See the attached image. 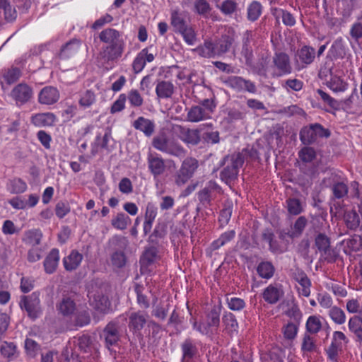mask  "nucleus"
I'll list each match as a JSON object with an SVG mask.
<instances>
[{
  "label": "nucleus",
  "instance_id": "6e6d98bb",
  "mask_svg": "<svg viewBox=\"0 0 362 362\" xmlns=\"http://www.w3.org/2000/svg\"><path fill=\"white\" fill-rule=\"evenodd\" d=\"M297 283L298 284V286H297V291L299 296L309 297L311 293L310 288L312 283L308 276H306L303 279L301 278L297 281Z\"/></svg>",
  "mask_w": 362,
  "mask_h": 362
},
{
  "label": "nucleus",
  "instance_id": "4468645a",
  "mask_svg": "<svg viewBox=\"0 0 362 362\" xmlns=\"http://www.w3.org/2000/svg\"><path fill=\"white\" fill-rule=\"evenodd\" d=\"M155 59V55L149 53L148 48L142 49L134 58L132 67L135 74L141 73L145 68L146 63H151Z\"/></svg>",
  "mask_w": 362,
  "mask_h": 362
},
{
  "label": "nucleus",
  "instance_id": "774afa93",
  "mask_svg": "<svg viewBox=\"0 0 362 362\" xmlns=\"http://www.w3.org/2000/svg\"><path fill=\"white\" fill-rule=\"evenodd\" d=\"M332 192L335 198L341 199L348 193V187L343 182H338L333 185Z\"/></svg>",
  "mask_w": 362,
  "mask_h": 362
},
{
  "label": "nucleus",
  "instance_id": "4be33fe9",
  "mask_svg": "<svg viewBox=\"0 0 362 362\" xmlns=\"http://www.w3.org/2000/svg\"><path fill=\"white\" fill-rule=\"evenodd\" d=\"M180 347L182 351L181 362H192L194 357L198 354V348L192 339H185Z\"/></svg>",
  "mask_w": 362,
  "mask_h": 362
},
{
  "label": "nucleus",
  "instance_id": "a211bd4d",
  "mask_svg": "<svg viewBox=\"0 0 362 362\" xmlns=\"http://www.w3.org/2000/svg\"><path fill=\"white\" fill-rule=\"evenodd\" d=\"M234 42V30H228L227 33L222 34L221 37L214 42L216 54H218V56H221L228 52Z\"/></svg>",
  "mask_w": 362,
  "mask_h": 362
},
{
  "label": "nucleus",
  "instance_id": "e433bc0d",
  "mask_svg": "<svg viewBox=\"0 0 362 362\" xmlns=\"http://www.w3.org/2000/svg\"><path fill=\"white\" fill-rule=\"evenodd\" d=\"M322 327L320 317L317 315H310L308 317L305 322V333L309 334H317Z\"/></svg>",
  "mask_w": 362,
  "mask_h": 362
},
{
  "label": "nucleus",
  "instance_id": "bb28decb",
  "mask_svg": "<svg viewBox=\"0 0 362 362\" xmlns=\"http://www.w3.org/2000/svg\"><path fill=\"white\" fill-rule=\"evenodd\" d=\"M135 129L142 132L146 136H151L155 131V124L149 119L139 117L133 123Z\"/></svg>",
  "mask_w": 362,
  "mask_h": 362
},
{
  "label": "nucleus",
  "instance_id": "13d9d810",
  "mask_svg": "<svg viewBox=\"0 0 362 362\" xmlns=\"http://www.w3.org/2000/svg\"><path fill=\"white\" fill-rule=\"evenodd\" d=\"M130 105L134 107H139L144 103V98L137 89H131L127 96Z\"/></svg>",
  "mask_w": 362,
  "mask_h": 362
},
{
  "label": "nucleus",
  "instance_id": "cd10ccee",
  "mask_svg": "<svg viewBox=\"0 0 362 362\" xmlns=\"http://www.w3.org/2000/svg\"><path fill=\"white\" fill-rule=\"evenodd\" d=\"M222 322L224 326V331L229 336L233 337L238 332V322L235 315L232 313H226L222 317Z\"/></svg>",
  "mask_w": 362,
  "mask_h": 362
},
{
  "label": "nucleus",
  "instance_id": "a19ab883",
  "mask_svg": "<svg viewBox=\"0 0 362 362\" xmlns=\"http://www.w3.org/2000/svg\"><path fill=\"white\" fill-rule=\"evenodd\" d=\"M222 14L232 17L238 10V4L233 0H224L220 5H216Z\"/></svg>",
  "mask_w": 362,
  "mask_h": 362
},
{
  "label": "nucleus",
  "instance_id": "6ab92c4d",
  "mask_svg": "<svg viewBox=\"0 0 362 362\" xmlns=\"http://www.w3.org/2000/svg\"><path fill=\"white\" fill-rule=\"evenodd\" d=\"M284 293L282 286L278 284H270L262 292V298L264 300L271 305L277 303Z\"/></svg>",
  "mask_w": 362,
  "mask_h": 362
},
{
  "label": "nucleus",
  "instance_id": "f704fd0d",
  "mask_svg": "<svg viewBox=\"0 0 362 362\" xmlns=\"http://www.w3.org/2000/svg\"><path fill=\"white\" fill-rule=\"evenodd\" d=\"M256 271L260 278L269 280L274 276L276 269L272 262L265 260L257 264Z\"/></svg>",
  "mask_w": 362,
  "mask_h": 362
},
{
  "label": "nucleus",
  "instance_id": "393cba45",
  "mask_svg": "<svg viewBox=\"0 0 362 362\" xmlns=\"http://www.w3.org/2000/svg\"><path fill=\"white\" fill-rule=\"evenodd\" d=\"M83 255L78 251L73 250L70 254L63 258V265L66 271L72 272L76 270L83 260Z\"/></svg>",
  "mask_w": 362,
  "mask_h": 362
},
{
  "label": "nucleus",
  "instance_id": "e2e57ef3",
  "mask_svg": "<svg viewBox=\"0 0 362 362\" xmlns=\"http://www.w3.org/2000/svg\"><path fill=\"white\" fill-rule=\"evenodd\" d=\"M286 315L291 320H293V322L300 324L303 317V313L298 305L293 304L290 306L286 311Z\"/></svg>",
  "mask_w": 362,
  "mask_h": 362
},
{
  "label": "nucleus",
  "instance_id": "0eeeda50",
  "mask_svg": "<svg viewBox=\"0 0 362 362\" xmlns=\"http://www.w3.org/2000/svg\"><path fill=\"white\" fill-rule=\"evenodd\" d=\"M10 97L16 106L21 107L31 100L33 97V89L28 83L22 82L13 88Z\"/></svg>",
  "mask_w": 362,
  "mask_h": 362
},
{
  "label": "nucleus",
  "instance_id": "69168bd1",
  "mask_svg": "<svg viewBox=\"0 0 362 362\" xmlns=\"http://www.w3.org/2000/svg\"><path fill=\"white\" fill-rule=\"evenodd\" d=\"M25 349L26 354L30 357L34 358L37 355L40 346L33 339L28 338L25 341Z\"/></svg>",
  "mask_w": 362,
  "mask_h": 362
},
{
  "label": "nucleus",
  "instance_id": "680f3d73",
  "mask_svg": "<svg viewBox=\"0 0 362 362\" xmlns=\"http://www.w3.org/2000/svg\"><path fill=\"white\" fill-rule=\"evenodd\" d=\"M188 45H193L196 41V33L192 26L188 25L178 32Z\"/></svg>",
  "mask_w": 362,
  "mask_h": 362
},
{
  "label": "nucleus",
  "instance_id": "5701e85b",
  "mask_svg": "<svg viewBox=\"0 0 362 362\" xmlns=\"http://www.w3.org/2000/svg\"><path fill=\"white\" fill-rule=\"evenodd\" d=\"M148 167L153 177L162 175L165 170L164 160L161 156L150 153L147 158Z\"/></svg>",
  "mask_w": 362,
  "mask_h": 362
},
{
  "label": "nucleus",
  "instance_id": "09e8293b",
  "mask_svg": "<svg viewBox=\"0 0 362 362\" xmlns=\"http://www.w3.org/2000/svg\"><path fill=\"white\" fill-rule=\"evenodd\" d=\"M21 75L22 71L18 67L11 66L4 71L2 78L8 85H11L18 81Z\"/></svg>",
  "mask_w": 362,
  "mask_h": 362
},
{
  "label": "nucleus",
  "instance_id": "8fccbe9b",
  "mask_svg": "<svg viewBox=\"0 0 362 362\" xmlns=\"http://www.w3.org/2000/svg\"><path fill=\"white\" fill-rule=\"evenodd\" d=\"M327 86L334 92H344L348 88V83L341 77L336 75L332 76Z\"/></svg>",
  "mask_w": 362,
  "mask_h": 362
},
{
  "label": "nucleus",
  "instance_id": "7ed1b4c3",
  "mask_svg": "<svg viewBox=\"0 0 362 362\" xmlns=\"http://www.w3.org/2000/svg\"><path fill=\"white\" fill-rule=\"evenodd\" d=\"M331 132L320 123L310 124L303 127L299 134L300 141L305 145L315 143L319 139L329 138Z\"/></svg>",
  "mask_w": 362,
  "mask_h": 362
},
{
  "label": "nucleus",
  "instance_id": "49530a36",
  "mask_svg": "<svg viewBox=\"0 0 362 362\" xmlns=\"http://www.w3.org/2000/svg\"><path fill=\"white\" fill-rule=\"evenodd\" d=\"M186 152V150L179 143L174 140H168L165 153L182 158L185 156Z\"/></svg>",
  "mask_w": 362,
  "mask_h": 362
},
{
  "label": "nucleus",
  "instance_id": "423d86ee",
  "mask_svg": "<svg viewBox=\"0 0 362 362\" xmlns=\"http://www.w3.org/2000/svg\"><path fill=\"white\" fill-rule=\"evenodd\" d=\"M148 315L142 310L132 312L129 315L128 327L129 331L139 338H142V329L148 323Z\"/></svg>",
  "mask_w": 362,
  "mask_h": 362
},
{
  "label": "nucleus",
  "instance_id": "aec40b11",
  "mask_svg": "<svg viewBox=\"0 0 362 362\" xmlns=\"http://www.w3.org/2000/svg\"><path fill=\"white\" fill-rule=\"evenodd\" d=\"M57 120L53 112H41L33 114L30 117V122L36 127H53Z\"/></svg>",
  "mask_w": 362,
  "mask_h": 362
},
{
  "label": "nucleus",
  "instance_id": "3c124183",
  "mask_svg": "<svg viewBox=\"0 0 362 362\" xmlns=\"http://www.w3.org/2000/svg\"><path fill=\"white\" fill-rule=\"evenodd\" d=\"M144 286L140 284H136L134 286L137 304L141 308L148 309L150 307V302L147 296L144 293Z\"/></svg>",
  "mask_w": 362,
  "mask_h": 362
},
{
  "label": "nucleus",
  "instance_id": "9b49d317",
  "mask_svg": "<svg viewBox=\"0 0 362 362\" xmlns=\"http://www.w3.org/2000/svg\"><path fill=\"white\" fill-rule=\"evenodd\" d=\"M316 52L314 47L309 45H303L299 48L295 56L296 62L298 69H303L312 64L315 59Z\"/></svg>",
  "mask_w": 362,
  "mask_h": 362
},
{
  "label": "nucleus",
  "instance_id": "5fc2aeb1",
  "mask_svg": "<svg viewBox=\"0 0 362 362\" xmlns=\"http://www.w3.org/2000/svg\"><path fill=\"white\" fill-rule=\"evenodd\" d=\"M96 101V96L93 91L87 90L81 95L78 104L81 107L86 109L90 107Z\"/></svg>",
  "mask_w": 362,
  "mask_h": 362
},
{
  "label": "nucleus",
  "instance_id": "a18cd8bd",
  "mask_svg": "<svg viewBox=\"0 0 362 362\" xmlns=\"http://www.w3.org/2000/svg\"><path fill=\"white\" fill-rule=\"evenodd\" d=\"M288 213L292 216H298L303 211V206L299 199L290 197L286 200Z\"/></svg>",
  "mask_w": 362,
  "mask_h": 362
},
{
  "label": "nucleus",
  "instance_id": "bf43d9fd",
  "mask_svg": "<svg viewBox=\"0 0 362 362\" xmlns=\"http://www.w3.org/2000/svg\"><path fill=\"white\" fill-rule=\"evenodd\" d=\"M298 157L304 163H310L316 158V151L313 147L305 146L299 151Z\"/></svg>",
  "mask_w": 362,
  "mask_h": 362
},
{
  "label": "nucleus",
  "instance_id": "f3484780",
  "mask_svg": "<svg viewBox=\"0 0 362 362\" xmlns=\"http://www.w3.org/2000/svg\"><path fill=\"white\" fill-rule=\"evenodd\" d=\"M178 138L187 145L195 146L200 142V132L198 129H191L182 126H177Z\"/></svg>",
  "mask_w": 362,
  "mask_h": 362
},
{
  "label": "nucleus",
  "instance_id": "58836bf2",
  "mask_svg": "<svg viewBox=\"0 0 362 362\" xmlns=\"http://www.w3.org/2000/svg\"><path fill=\"white\" fill-rule=\"evenodd\" d=\"M344 220L347 228L351 230L358 228L361 223L360 216L354 209L346 210L344 215Z\"/></svg>",
  "mask_w": 362,
  "mask_h": 362
},
{
  "label": "nucleus",
  "instance_id": "864d4df0",
  "mask_svg": "<svg viewBox=\"0 0 362 362\" xmlns=\"http://www.w3.org/2000/svg\"><path fill=\"white\" fill-rule=\"evenodd\" d=\"M299 326V323L293 322H288L287 324L284 325L282 327V332L284 338L288 340L294 339L298 332Z\"/></svg>",
  "mask_w": 362,
  "mask_h": 362
},
{
  "label": "nucleus",
  "instance_id": "052dcab7",
  "mask_svg": "<svg viewBox=\"0 0 362 362\" xmlns=\"http://www.w3.org/2000/svg\"><path fill=\"white\" fill-rule=\"evenodd\" d=\"M349 34L356 42H358L362 38V15L353 23Z\"/></svg>",
  "mask_w": 362,
  "mask_h": 362
},
{
  "label": "nucleus",
  "instance_id": "a878e982",
  "mask_svg": "<svg viewBox=\"0 0 362 362\" xmlns=\"http://www.w3.org/2000/svg\"><path fill=\"white\" fill-rule=\"evenodd\" d=\"M156 94L160 99L170 98L175 93V86L169 81H158L156 89Z\"/></svg>",
  "mask_w": 362,
  "mask_h": 362
},
{
  "label": "nucleus",
  "instance_id": "2f4dec72",
  "mask_svg": "<svg viewBox=\"0 0 362 362\" xmlns=\"http://www.w3.org/2000/svg\"><path fill=\"white\" fill-rule=\"evenodd\" d=\"M57 309L63 316L69 317L74 313L76 309V303L70 297L64 296L57 305Z\"/></svg>",
  "mask_w": 362,
  "mask_h": 362
},
{
  "label": "nucleus",
  "instance_id": "0e129e2a",
  "mask_svg": "<svg viewBox=\"0 0 362 362\" xmlns=\"http://www.w3.org/2000/svg\"><path fill=\"white\" fill-rule=\"evenodd\" d=\"M330 52L335 59L343 58L345 54L344 46L342 43V39L336 40L330 48Z\"/></svg>",
  "mask_w": 362,
  "mask_h": 362
},
{
  "label": "nucleus",
  "instance_id": "b1692460",
  "mask_svg": "<svg viewBox=\"0 0 362 362\" xmlns=\"http://www.w3.org/2000/svg\"><path fill=\"white\" fill-rule=\"evenodd\" d=\"M59 259V250L57 248L52 249L43 262L45 272L49 274H53L57 270Z\"/></svg>",
  "mask_w": 362,
  "mask_h": 362
},
{
  "label": "nucleus",
  "instance_id": "f8f14e48",
  "mask_svg": "<svg viewBox=\"0 0 362 362\" xmlns=\"http://www.w3.org/2000/svg\"><path fill=\"white\" fill-rule=\"evenodd\" d=\"M315 245L321 256L328 262H333L336 259L334 251L330 248L329 238L323 233L318 234L315 240Z\"/></svg>",
  "mask_w": 362,
  "mask_h": 362
},
{
  "label": "nucleus",
  "instance_id": "603ef678",
  "mask_svg": "<svg viewBox=\"0 0 362 362\" xmlns=\"http://www.w3.org/2000/svg\"><path fill=\"white\" fill-rule=\"evenodd\" d=\"M328 315L330 317V319L337 325H343L346 322V315L344 311L334 305L332 307L328 313Z\"/></svg>",
  "mask_w": 362,
  "mask_h": 362
},
{
  "label": "nucleus",
  "instance_id": "c03bdc74",
  "mask_svg": "<svg viewBox=\"0 0 362 362\" xmlns=\"http://www.w3.org/2000/svg\"><path fill=\"white\" fill-rule=\"evenodd\" d=\"M262 13V6L257 1H252L247 6V18L251 22L256 21Z\"/></svg>",
  "mask_w": 362,
  "mask_h": 362
},
{
  "label": "nucleus",
  "instance_id": "9d476101",
  "mask_svg": "<svg viewBox=\"0 0 362 362\" xmlns=\"http://www.w3.org/2000/svg\"><path fill=\"white\" fill-rule=\"evenodd\" d=\"M224 83L227 87L237 92H242L244 90L250 93H255L257 92V88L255 83L250 80H246L241 76H228L224 81Z\"/></svg>",
  "mask_w": 362,
  "mask_h": 362
},
{
  "label": "nucleus",
  "instance_id": "72a5a7b5",
  "mask_svg": "<svg viewBox=\"0 0 362 362\" xmlns=\"http://www.w3.org/2000/svg\"><path fill=\"white\" fill-rule=\"evenodd\" d=\"M211 118L199 105L192 106L187 114V119L190 122H199Z\"/></svg>",
  "mask_w": 362,
  "mask_h": 362
},
{
  "label": "nucleus",
  "instance_id": "ddd939ff",
  "mask_svg": "<svg viewBox=\"0 0 362 362\" xmlns=\"http://www.w3.org/2000/svg\"><path fill=\"white\" fill-rule=\"evenodd\" d=\"M100 337L104 339L105 346L109 349L110 346L117 344L120 339L118 322L111 321L107 323L103 329Z\"/></svg>",
  "mask_w": 362,
  "mask_h": 362
},
{
  "label": "nucleus",
  "instance_id": "f257e3e1",
  "mask_svg": "<svg viewBox=\"0 0 362 362\" xmlns=\"http://www.w3.org/2000/svg\"><path fill=\"white\" fill-rule=\"evenodd\" d=\"M103 44L99 51L97 59L107 69H112L122 57L126 49V41L122 32L113 28H106L102 30L98 36Z\"/></svg>",
  "mask_w": 362,
  "mask_h": 362
},
{
  "label": "nucleus",
  "instance_id": "c9c22d12",
  "mask_svg": "<svg viewBox=\"0 0 362 362\" xmlns=\"http://www.w3.org/2000/svg\"><path fill=\"white\" fill-rule=\"evenodd\" d=\"M236 233L235 230H228L221 233L219 238L214 240L210 245L211 250H217L223 245L232 241L235 237Z\"/></svg>",
  "mask_w": 362,
  "mask_h": 362
},
{
  "label": "nucleus",
  "instance_id": "de8ad7c7",
  "mask_svg": "<svg viewBox=\"0 0 362 362\" xmlns=\"http://www.w3.org/2000/svg\"><path fill=\"white\" fill-rule=\"evenodd\" d=\"M0 9L3 10L4 18L7 22H13L17 18L16 8L11 5L8 0H0Z\"/></svg>",
  "mask_w": 362,
  "mask_h": 362
},
{
  "label": "nucleus",
  "instance_id": "6e6552de",
  "mask_svg": "<svg viewBox=\"0 0 362 362\" xmlns=\"http://www.w3.org/2000/svg\"><path fill=\"white\" fill-rule=\"evenodd\" d=\"M20 306L27 312L28 317L32 320L37 319L42 314L40 300L39 295L36 293L22 296Z\"/></svg>",
  "mask_w": 362,
  "mask_h": 362
},
{
  "label": "nucleus",
  "instance_id": "20e7f679",
  "mask_svg": "<svg viewBox=\"0 0 362 362\" xmlns=\"http://www.w3.org/2000/svg\"><path fill=\"white\" fill-rule=\"evenodd\" d=\"M269 69L274 78H279L291 74L293 68L288 54L284 52H275L272 57Z\"/></svg>",
  "mask_w": 362,
  "mask_h": 362
},
{
  "label": "nucleus",
  "instance_id": "ea45409f",
  "mask_svg": "<svg viewBox=\"0 0 362 362\" xmlns=\"http://www.w3.org/2000/svg\"><path fill=\"white\" fill-rule=\"evenodd\" d=\"M195 50L203 57L211 58L218 56V54H216L215 44L211 40L204 41V44L199 46Z\"/></svg>",
  "mask_w": 362,
  "mask_h": 362
},
{
  "label": "nucleus",
  "instance_id": "4c0bfd02",
  "mask_svg": "<svg viewBox=\"0 0 362 362\" xmlns=\"http://www.w3.org/2000/svg\"><path fill=\"white\" fill-rule=\"evenodd\" d=\"M132 223L130 217L124 213L120 212L111 220L112 227L117 230H124Z\"/></svg>",
  "mask_w": 362,
  "mask_h": 362
},
{
  "label": "nucleus",
  "instance_id": "1a4fd4ad",
  "mask_svg": "<svg viewBox=\"0 0 362 362\" xmlns=\"http://www.w3.org/2000/svg\"><path fill=\"white\" fill-rule=\"evenodd\" d=\"M244 160L240 153L233 155L230 158V162L228 163L220 173L222 180L226 182H230L237 178L239 169L242 167Z\"/></svg>",
  "mask_w": 362,
  "mask_h": 362
},
{
  "label": "nucleus",
  "instance_id": "c756f323",
  "mask_svg": "<svg viewBox=\"0 0 362 362\" xmlns=\"http://www.w3.org/2000/svg\"><path fill=\"white\" fill-rule=\"evenodd\" d=\"M186 18L187 15L185 12H181L178 10H173L171 11L170 23L176 33H178L189 25Z\"/></svg>",
  "mask_w": 362,
  "mask_h": 362
},
{
  "label": "nucleus",
  "instance_id": "7c9ffc66",
  "mask_svg": "<svg viewBox=\"0 0 362 362\" xmlns=\"http://www.w3.org/2000/svg\"><path fill=\"white\" fill-rule=\"evenodd\" d=\"M217 185L214 182H209L207 186L201 189L197 194V198L201 204L207 208L211 206L212 194Z\"/></svg>",
  "mask_w": 362,
  "mask_h": 362
},
{
  "label": "nucleus",
  "instance_id": "39448f33",
  "mask_svg": "<svg viewBox=\"0 0 362 362\" xmlns=\"http://www.w3.org/2000/svg\"><path fill=\"white\" fill-rule=\"evenodd\" d=\"M199 168V161L193 157H187L181 163L180 169L174 175V181L177 186L181 187L186 184L194 175Z\"/></svg>",
  "mask_w": 362,
  "mask_h": 362
},
{
  "label": "nucleus",
  "instance_id": "2eb2a0df",
  "mask_svg": "<svg viewBox=\"0 0 362 362\" xmlns=\"http://www.w3.org/2000/svg\"><path fill=\"white\" fill-rule=\"evenodd\" d=\"M270 13L277 23L281 21L287 27H293L296 24V18L291 11L280 7L271 6Z\"/></svg>",
  "mask_w": 362,
  "mask_h": 362
},
{
  "label": "nucleus",
  "instance_id": "338daca9",
  "mask_svg": "<svg viewBox=\"0 0 362 362\" xmlns=\"http://www.w3.org/2000/svg\"><path fill=\"white\" fill-rule=\"evenodd\" d=\"M126 101L127 95L124 93L120 94L111 105L110 113L113 115L122 111L125 108Z\"/></svg>",
  "mask_w": 362,
  "mask_h": 362
},
{
  "label": "nucleus",
  "instance_id": "c85d7f7f",
  "mask_svg": "<svg viewBox=\"0 0 362 362\" xmlns=\"http://www.w3.org/2000/svg\"><path fill=\"white\" fill-rule=\"evenodd\" d=\"M43 234L40 229L33 228L25 231L22 241L28 245L36 247L40 244Z\"/></svg>",
  "mask_w": 362,
  "mask_h": 362
},
{
  "label": "nucleus",
  "instance_id": "473e14b6",
  "mask_svg": "<svg viewBox=\"0 0 362 362\" xmlns=\"http://www.w3.org/2000/svg\"><path fill=\"white\" fill-rule=\"evenodd\" d=\"M6 190L13 194L24 193L27 189V183L20 177H13L9 179L6 183Z\"/></svg>",
  "mask_w": 362,
  "mask_h": 362
},
{
  "label": "nucleus",
  "instance_id": "f03ea898",
  "mask_svg": "<svg viewBox=\"0 0 362 362\" xmlns=\"http://www.w3.org/2000/svg\"><path fill=\"white\" fill-rule=\"evenodd\" d=\"M222 305H214L204 313V317L198 322L195 317H191V323L194 330L200 334L212 339L214 336L218 334V329L221 322V313Z\"/></svg>",
  "mask_w": 362,
  "mask_h": 362
},
{
  "label": "nucleus",
  "instance_id": "79ce46f5",
  "mask_svg": "<svg viewBox=\"0 0 362 362\" xmlns=\"http://www.w3.org/2000/svg\"><path fill=\"white\" fill-rule=\"evenodd\" d=\"M307 224L308 219L303 216H299L291 226V230L288 233L289 237L294 238L300 236Z\"/></svg>",
  "mask_w": 362,
  "mask_h": 362
},
{
  "label": "nucleus",
  "instance_id": "37998d69",
  "mask_svg": "<svg viewBox=\"0 0 362 362\" xmlns=\"http://www.w3.org/2000/svg\"><path fill=\"white\" fill-rule=\"evenodd\" d=\"M316 339L311 334L304 333L302 338L301 351L303 354L313 353L317 350Z\"/></svg>",
  "mask_w": 362,
  "mask_h": 362
},
{
  "label": "nucleus",
  "instance_id": "dca6fc26",
  "mask_svg": "<svg viewBox=\"0 0 362 362\" xmlns=\"http://www.w3.org/2000/svg\"><path fill=\"white\" fill-rule=\"evenodd\" d=\"M82 42L77 38L71 39L63 45L58 54L61 60H67L76 56L81 49Z\"/></svg>",
  "mask_w": 362,
  "mask_h": 362
},
{
  "label": "nucleus",
  "instance_id": "412c9836",
  "mask_svg": "<svg viewBox=\"0 0 362 362\" xmlns=\"http://www.w3.org/2000/svg\"><path fill=\"white\" fill-rule=\"evenodd\" d=\"M60 97L58 89L53 86L44 87L38 94V102L42 105H51L56 103Z\"/></svg>",
  "mask_w": 362,
  "mask_h": 362
},
{
  "label": "nucleus",
  "instance_id": "4d7b16f0",
  "mask_svg": "<svg viewBox=\"0 0 362 362\" xmlns=\"http://www.w3.org/2000/svg\"><path fill=\"white\" fill-rule=\"evenodd\" d=\"M210 4L206 0H195L194 2V11L204 17H206L211 11Z\"/></svg>",
  "mask_w": 362,
  "mask_h": 362
}]
</instances>
